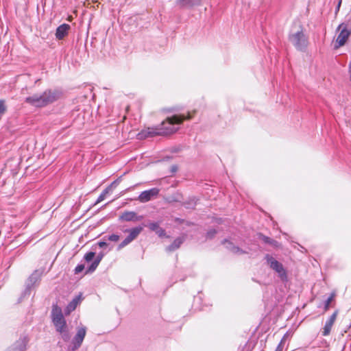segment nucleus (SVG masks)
I'll list each match as a JSON object with an SVG mask.
<instances>
[{
	"label": "nucleus",
	"instance_id": "obj_1",
	"mask_svg": "<svg viewBox=\"0 0 351 351\" xmlns=\"http://www.w3.org/2000/svg\"><path fill=\"white\" fill-rule=\"evenodd\" d=\"M195 112L191 114L188 112L187 114H175L168 117L160 125H158L159 134L160 136H169L176 133L178 128L174 125L182 124L184 120H190L194 115Z\"/></svg>",
	"mask_w": 351,
	"mask_h": 351
},
{
	"label": "nucleus",
	"instance_id": "obj_2",
	"mask_svg": "<svg viewBox=\"0 0 351 351\" xmlns=\"http://www.w3.org/2000/svg\"><path fill=\"white\" fill-rule=\"evenodd\" d=\"M58 97L55 90L51 89L45 90L42 94H36L25 99V102L31 106L42 108L58 99Z\"/></svg>",
	"mask_w": 351,
	"mask_h": 351
},
{
	"label": "nucleus",
	"instance_id": "obj_3",
	"mask_svg": "<svg viewBox=\"0 0 351 351\" xmlns=\"http://www.w3.org/2000/svg\"><path fill=\"white\" fill-rule=\"evenodd\" d=\"M289 40L297 50L301 51H305L308 45V38L302 26L296 32L289 34Z\"/></svg>",
	"mask_w": 351,
	"mask_h": 351
},
{
	"label": "nucleus",
	"instance_id": "obj_4",
	"mask_svg": "<svg viewBox=\"0 0 351 351\" xmlns=\"http://www.w3.org/2000/svg\"><path fill=\"white\" fill-rule=\"evenodd\" d=\"M51 319L58 332L62 333L66 328V322L63 316L62 311L58 304H53L51 310Z\"/></svg>",
	"mask_w": 351,
	"mask_h": 351
},
{
	"label": "nucleus",
	"instance_id": "obj_5",
	"mask_svg": "<svg viewBox=\"0 0 351 351\" xmlns=\"http://www.w3.org/2000/svg\"><path fill=\"white\" fill-rule=\"evenodd\" d=\"M337 32L339 33L335 43V49H338L346 44L347 40L351 35V28L349 27L348 23H343L337 27Z\"/></svg>",
	"mask_w": 351,
	"mask_h": 351
},
{
	"label": "nucleus",
	"instance_id": "obj_6",
	"mask_svg": "<svg viewBox=\"0 0 351 351\" xmlns=\"http://www.w3.org/2000/svg\"><path fill=\"white\" fill-rule=\"evenodd\" d=\"M267 264L271 269L278 273L279 278L283 282L287 280V274L286 269L284 268L282 264L276 260L273 256L267 254L265 257Z\"/></svg>",
	"mask_w": 351,
	"mask_h": 351
},
{
	"label": "nucleus",
	"instance_id": "obj_7",
	"mask_svg": "<svg viewBox=\"0 0 351 351\" xmlns=\"http://www.w3.org/2000/svg\"><path fill=\"white\" fill-rule=\"evenodd\" d=\"M143 228L142 226L135 227L131 229H127L124 232L128 233V237L119 244V247L122 248L128 245L132 241L136 239L140 233L143 231Z\"/></svg>",
	"mask_w": 351,
	"mask_h": 351
},
{
	"label": "nucleus",
	"instance_id": "obj_8",
	"mask_svg": "<svg viewBox=\"0 0 351 351\" xmlns=\"http://www.w3.org/2000/svg\"><path fill=\"white\" fill-rule=\"evenodd\" d=\"M160 193V189L158 188H152L149 190L144 191L140 193L137 200L141 203H145L152 199L156 198Z\"/></svg>",
	"mask_w": 351,
	"mask_h": 351
},
{
	"label": "nucleus",
	"instance_id": "obj_9",
	"mask_svg": "<svg viewBox=\"0 0 351 351\" xmlns=\"http://www.w3.org/2000/svg\"><path fill=\"white\" fill-rule=\"evenodd\" d=\"M156 136H160L159 134V129L158 126L152 127V128H147L143 130H142L138 134V139H143V138H147L149 137H154Z\"/></svg>",
	"mask_w": 351,
	"mask_h": 351
},
{
	"label": "nucleus",
	"instance_id": "obj_10",
	"mask_svg": "<svg viewBox=\"0 0 351 351\" xmlns=\"http://www.w3.org/2000/svg\"><path fill=\"white\" fill-rule=\"evenodd\" d=\"M338 314V311H335L328 318V319L326 322L325 325L322 331V334L323 336H328L330 335L332 327L337 319V316Z\"/></svg>",
	"mask_w": 351,
	"mask_h": 351
},
{
	"label": "nucleus",
	"instance_id": "obj_11",
	"mask_svg": "<svg viewBox=\"0 0 351 351\" xmlns=\"http://www.w3.org/2000/svg\"><path fill=\"white\" fill-rule=\"evenodd\" d=\"M86 327H80L77 329V333L73 339V344L75 348H77L81 346L86 335Z\"/></svg>",
	"mask_w": 351,
	"mask_h": 351
},
{
	"label": "nucleus",
	"instance_id": "obj_12",
	"mask_svg": "<svg viewBox=\"0 0 351 351\" xmlns=\"http://www.w3.org/2000/svg\"><path fill=\"white\" fill-rule=\"evenodd\" d=\"M143 216H138L134 211H125L120 217L121 220L125 221H139L143 219Z\"/></svg>",
	"mask_w": 351,
	"mask_h": 351
},
{
	"label": "nucleus",
	"instance_id": "obj_13",
	"mask_svg": "<svg viewBox=\"0 0 351 351\" xmlns=\"http://www.w3.org/2000/svg\"><path fill=\"white\" fill-rule=\"evenodd\" d=\"M71 27L69 24L64 23L60 25L56 32V37L58 40H62L69 34Z\"/></svg>",
	"mask_w": 351,
	"mask_h": 351
},
{
	"label": "nucleus",
	"instance_id": "obj_14",
	"mask_svg": "<svg viewBox=\"0 0 351 351\" xmlns=\"http://www.w3.org/2000/svg\"><path fill=\"white\" fill-rule=\"evenodd\" d=\"M81 300V295L76 296L75 298H73L72 301H71L66 306L65 308V314L68 315L72 311H73L76 308L77 305L80 303Z\"/></svg>",
	"mask_w": 351,
	"mask_h": 351
},
{
	"label": "nucleus",
	"instance_id": "obj_15",
	"mask_svg": "<svg viewBox=\"0 0 351 351\" xmlns=\"http://www.w3.org/2000/svg\"><path fill=\"white\" fill-rule=\"evenodd\" d=\"M200 0H176V3L180 8H190L199 4Z\"/></svg>",
	"mask_w": 351,
	"mask_h": 351
},
{
	"label": "nucleus",
	"instance_id": "obj_16",
	"mask_svg": "<svg viewBox=\"0 0 351 351\" xmlns=\"http://www.w3.org/2000/svg\"><path fill=\"white\" fill-rule=\"evenodd\" d=\"M258 238L261 240L264 243L269 244L270 245L277 247L278 242L267 236L264 235L262 233L258 234Z\"/></svg>",
	"mask_w": 351,
	"mask_h": 351
},
{
	"label": "nucleus",
	"instance_id": "obj_17",
	"mask_svg": "<svg viewBox=\"0 0 351 351\" xmlns=\"http://www.w3.org/2000/svg\"><path fill=\"white\" fill-rule=\"evenodd\" d=\"M182 243L183 239L182 238H177L170 245L167 247V250L169 252L174 251L178 249Z\"/></svg>",
	"mask_w": 351,
	"mask_h": 351
},
{
	"label": "nucleus",
	"instance_id": "obj_18",
	"mask_svg": "<svg viewBox=\"0 0 351 351\" xmlns=\"http://www.w3.org/2000/svg\"><path fill=\"white\" fill-rule=\"evenodd\" d=\"M101 258H97L95 259L90 265V267L88 268L86 273H91L93 272L96 268L98 267L99 263H100Z\"/></svg>",
	"mask_w": 351,
	"mask_h": 351
},
{
	"label": "nucleus",
	"instance_id": "obj_19",
	"mask_svg": "<svg viewBox=\"0 0 351 351\" xmlns=\"http://www.w3.org/2000/svg\"><path fill=\"white\" fill-rule=\"evenodd\" d=\"M111 191V188L110 187H108L106 188L101 193V195L99 196V197L97 198V200L96 202V203H99L101 202H102L103 200L105 199L106 195L110 193V191Z\"/></svg>",
	"mask_w": 351,
	"mask_h": 351
},
{
	"label": "nucleus",
	"instance_id": "obj_20",
	"mask_svg": "<svg viewBox=\"0 0 351 351\" xmlns=\"http://www.w3.org/2000/svg\"><path fill=\"white\" fill-rule=\"evenodd\" d=\"M335 296V294L334 293H332L330 295L328 298V299L324 302V311H327L329 309L330 304L333 300Z\"/></svg>",
	"mask_w": 351,
	"mask_h": 351
},
{
	"label": "nucleus",
	"instance_id": "obj_21",
	"mask_svg": "<svg viewBox=\"0 0 351 351\" xmlns=\"http://www.w3.org/2000/svg\"><path fill=\"white\" fill-rule=\"evenodd\" d=\"M95 256V252H89L84 255V258L86 262H90L94 258Z\"/></svg>",
	"mask_w": 351,
	"mask_h": 351
},
{
	"label": "nucleus",
	"instance_id": "obj_22",
	"mask_svg": "<svg viewBox=\"0 0 351 351\" xmlns=\"http://www.w3.org/2000/svg\"><path fill=\"white\" fill-rule=\"evenodd\" d=\"M6 106L4 100H0V114H4L6 112Z\"/></svg>",
	"mask_w": 351,
	"mask_h": 351
},
{
	"label": "nucleus",
	"instance_id": "obj_23",
	"mask_svg": "<svg viewBox=\"0 0 351 351\" xmlns=\"http://www.w3.org/2000/svg\"><path fill=\"white\" fill-rule=\"evenodd\" d=\"M149 228L151 230L156 232L160 226L158 223L153 222L149 224Z\"/></svg>",
	"mask_w": 351,
	"mask_h": 351
},
{
	"label": "nucleus",
	"instance_id": "obj_24",
	"mask_svg": "<svg viewBox=\"0 0 351 351\" xmlns=\"http://www.w3.org/2000/svg\"><path fill=\"white\" fill-rule=\"evenodd\" d=\"M85 267L84 265L81 264V265H78L75 268V274H77L80 272H82L84 269Z\"/></svg>",
	"mask_w": 351,
	"mask_h": 351
},
{
	"label": "nucleus",
	"instance_id": "obj_25",
	"mask_svg": "<svg viewBox=\"0 0 351 351\" xmlns=\"http://www.w3.org/2000/svg\"><path fill=\"white\" fill-rule=\"evenodd\" d=\"M108 239L110 241L117 242L119 240V236L117 234H111L108 237Z\"/></svg>",
	"mask_w": 351,
	"mask_h": 351
},
{
	"label": "nucleus",
	"instance_id": "obj_26",
	"mask_svg": "<svg viewBox=\"0 0 351 351\" xmlns=\"http://www.w3.org/2000/svg\"><path fill=\"white\" fill-rule=\"evenodd\" d=\"M291 336V332L289 331L287 332L284 336L282 337V339L280 342H282V344H285V341Z\"/></svg>",
	"mask_w": 351,
	"mask_h": 351
},
{
	"label": "nucleus",
	"instance_id": "obj_27",
	"mask_svg": "<svg viewBox=\"0 0 351 351\" xmlns=\"http://www.w3.org/2000/svg\"><path fill=\"white\" fill-rule=\"evenodd\" d=\"M156 232V234H158V235L159 237H163V236H165V230H164V229H162V228H159L158 229V230H157Z\"/></svg>",
	"mask_w": 351,
	"mask_h": 351
},
{
	"label": "nucleus",
	"instance_id": "obj_28",
	"mask_svg": "<svg viewBox=\"0 0 351 351\" xmlns=\"http://www.w3.org/2000/svg\"><path fill=\"white\" fill-rule=\"evenodd\" d=\"M216 233L215 230L212 229L207 232V237L212 238Z\"/></svg>",
	"mask_w": 351,
	"mask_h": 351
},
{
	"label": "nucleus",
	"instance_id": "obj_29",
	"mask_svg": "<svg viewBox=\"0 0 351 351\" xmlns=\"http://www.w3.org/2000/svg\"><path fill=\"white\" fill-rule=\"evenodd\" d=\"M283 347H284V344H282V342H280L278 343V346L276 347L275 351H282Z\"/></svg>",
	"mask_w": 351,
	"mask_h": 351
},
{
	"label": "nucleus",
	"instance_id": "obj_30",
	"mask_svg": "<svg viewBox=\"0 0 351 351\" xmlns=\"http://www.w3.org/2000/svg\"><path fill=\"white\" fill-rule=\"evenodd\" d=\"M107 243L104 242V241H99L98 243V245L100 247H106L107 246Z\"/></svg>",
	"mask_w": 351,
	"mask_h": 351
},
{
	"label": "nucleus",
	"instance_id": "obj_31",
	"mask_svg": "<svg viewBox=\"0 0 351 351\" xmlns=\"http://www.w3.org/2000/svg\"><path fill=\"white\" fill-rule=\"evenodd\" d=\"M348 73H349L350 80L351 81V61L350 62V63L348 64Z\"/></svg>",
	"mask_w": 351,
	"mask_h": 351
},
{
	"label": "nucleus",
	"instance_id": "obj_32",
	"mask_svg": "<svg viewBox=\"0 0 351 351\" xmlns=\"http://www.w3.org/2000/svg\"><path fill=\"white\" fill-rule=\"evenodd\" d=\"M177 170H178V167L176 165L172 166L171 168V171L172 173L176 172Z\"/></svg>",
	"mask_w": 351,
	"mask_h": 351
},
{
	"label": "nucleus",
	"instance_id": "obj_33",
	"mask_svg": "<svg viewBox=\"0 0 351 351\" xmlns=\"http://www.w3.org/2000/svg\"><path fill=\"white\" fill-rule=\"evenodd\" d=\"M341 1L340 0V1H339V3H338L337 8V11H338V10H339V7H340V5H341Z\"/></svg>",
	"mask_w": 351,
	"mask_h": 351
},
{
	"label": "nucleus",
	"instance_id": "obj_34",
	"mask_svg": "<svg viewBox=\"0 0 351 351\" xmlns=\"http://www.w3.org/2000/svg\"><path fill=\"white\" fill-rule=\"evenodd\" d=\"M224 243H228V244H230V243L228 242L227 241H225Z\"/></svg>",
	"mask_w": 351,
	"mask_h": 351
},
{
	"label": "nucleus",
	"instance_id": "obj_35",
	"mask_svg": "<svg viewBox=\"0 0 351 351\" xmlns=\"http://www.w3.org/2000/svg\"><path fill=\"white\" fill-rule=\"evenodd\" d=\"M245 349H246L247 351H248V348L247 347H245Z\"/></svg>",
	"mask_w": 351,
	"mask_h": 351
},
{
	"label": "nucleus",
	"instance_id": "obj_36",
	"mask_svg": "<svg viewBox=\"0 0 351 351\" xmlns=\"http://www.w3.org/2000/svg\"><path fill=\"white\" fill-rule=\"evenodd\" d=\"M350 327H351V323H350V325L349 328H350Z\"/></svg>",
	"mask_w": 351,
	"mask_h": 351
}]
</instances>
